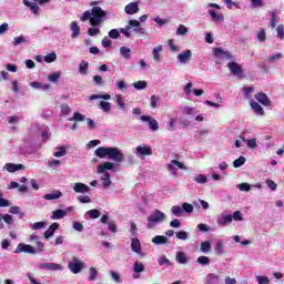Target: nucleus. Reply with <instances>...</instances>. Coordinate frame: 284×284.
Returning a JSON list of instances; mask_svg holds the SVG:
<instances>
[{
  "instance_id": "f3484780",
  "label": "nucleus",
  "mask_w": 284,
  "mask_h": 284,
  "mask_svg": "<svg viewBox=\"0 0 284 284\" xmlns=\"http://www.w3.org/2000/svg\"><path fill=\"white\" fill-rule=\"evenodd\" d=\"M2 221H4L7 225H12V223H14V220H12V215L10 214L1 215L0 213V230H3V227H6Z\"/></svg>"
},
{
  "instance_id": "de8ad7c7",
  "label": "nucleus",
  "mask_w": 284,
  "mask_h": 284,
  "mask_svg": "<svg viewBox=\"0 0 284 284\" xmlns=\"http://www.w3.org/2000/svg\"><path fill=\"white\" fill-rule=\"evenodd\" d=\"M237 189L240 192H250V190H252V185H250V183H241L237 184Z\"/></svg>"
},
{
  "instance_id": "69168bd1",
  "label": "nucleus",
  "mask_w": 284,
  "mask_h": 284,
  "mask_svg": "<svg viewBox=\"0 0 284 284\" xmlns=\"http://www.w3.org/2000/svg\"><path fill=\"white\" fill-rule=\"evenodd\" d=\"M109 37L110 39H119L120 37L119 30L112 29L111 31H109Z\"/></svg>"
},
{
  "instance_id": "393cba45",
  "label": "nucleus",
  "mask_w": 284,
  "mask_h": 284,
  "mask_svg": "<svg viewBox=\"0 0 284 284\" xmlns=\"http://www.w3.org/2000/svg\"><path fill=\"white\" fill-rule=\"evenodd\" d=\"M152 243H154V245H165L169 241L164 235H156L152 239Z\"/></svg>"
},
{
  "instance_id": "e433bc0d",
  "label": "nucleus",
  "mask_w": 284,
  "mask_h": 284,
  "mask_svg": "<svg viewBox=\"0 0 284 284\" xmlns=\"http://www.w3.org/2000/svg\"><path fill=\"white\" fill-rule=\"evenodd\" d=\"M48 79L51 83H58L59 79H61V73L60 72H53V73L49 74Z\"/></svg>"
},
{
  "instance_id": "b1692460",
  "label": "nucleus",
  "mask_w": 284,
  "mask_h": 284,
  "mask_svg": "<svg viewBox=\"0 0 284 284\" xmlns=\"http://www.w3.org/2000/svg\"><path fill=\"white\" fill-rule=\"evenodd\" d=\"M214 57H225V59H232V53H230V51H224L222 48H215Z\"/></svg>"
},
{
  "instance_id": "e2e57ef3",
  "label": "nucleus",
  "mask_w": 284,
  "mask_h": 284,
  "mask_svg": "<svg viewBox=\"0 0 284 284\" xmlns=\"http://www.w3.org/2000/svg\"><path fill=\"white\" fill-rule=\"evenodd\" d=\"M276 30H277V39L283 40L284 39V26L280 24Z\"/></svg>"
},
{
  "instance_id": "c9c22d12",
  "label": "nucleus",
  "mask_w": 284,
  "mask_h": 284,
  "mask_svg": "<svg viewBox=\"0 0 284 284\" xmlns=\"http://www.w3.org/2000/svg\"><path fill=\"white\" fill-rule=\"evenodd\" d=\"M183 114H186L187 116H194V114H199V111L196 108L185 106L183 109Z\"/></svg>"
},
{
  "instance_id": "2eb2a0df",
  "label": "nucleus",
  "mask_w": 284,
  "mask_h": 284,
  "mask_svg": "<svg viewBox=\"0 0 284 284\" xmlns=\"http://www.w3.org/2000/svg\"><path fill=\"white\" fill-rule=\"evenodd\" d=\"M70 29L72 31V39H77V37H81V27H79V22L72 21L70 24Z\"/></svg>"
},
{
  "instance_id": "ddd939ff",
  "label": "nucleus",
  "mask_w": 284,
  "mask_h": 284,
  "mask_svg": "<svg viewBox=\"0 0 284 284\" xmlns=\"http://www.w3.org/2000/svg\"><path fill=\"white\" fill-rule=\"evenodd\" d=\"M192 59V51L190 49H186L184 52L180 53L178 55V61L180 63H187Z\"/></svg>"
},
{
  "instance_id": "412c9836",
  "label": "nucleus",
  "mask_w": 284,
  "mask_h": 284,
  "mask_svg": "<svg viewBox=\"0 0 284 284\" xmlns=\"http://www.w3.org/2000/svg\"><path fill=\"white\" fill-rule=\"evenodd\" d=\"M63 193L61 191H54L53 193H48L43 195L44 201H54L57 199H61Z\"/></svg>"
},
{
  "instance_id": "bb28decb",
  "label": "nucleus",
  "mask_w": 284,
  "mask_h": 284,
  "mask_svg": "<svg viewBox=\"0 0 284 284\" xmlns=\"http://www.w3.org/2000/svg\"><path fill=\"white\" fill-rule=\"evenodd\" d=\"M97 99H103L104 101H110L112 99V95L105 93V94H91L89 97V101H97Z\"/></svg>"
},
{
  "instance_id": "79ce46f5",
  "label": "nucleus",
  "mask_w": 284,
  "mask_h": 284,
  "mask_svg": "<svg viewBox=\"0 0 284 284\" xmlns=\"http://www.w3.org/2000/svg\"><path fill=\"white\" fill-rule=\"evenodd\" d=\"M97 276H99V271L94 267L89 268V281H97Z\"/></svg>"
},
{
  "instance_id": "5701e85b",
  "label": "nucleus",
  "mask_w": 284,
  "mask_h": 284,
  "mask_svg": "<svg viewBox=\"0 0 284 284\" xmlns=\"http://www.w3.org/2000/svg\"><path fill=\"white\" fill-rule=\"evenodd\" d=\"M67 214H68V212H65L64 210H61V209L60 210H55V211L52 212L51 219L53 221H59L61 219H64V216H67Z\"/></svg>"
},
{
  "instance_id": "4468645a",
  "label": "nucleus",
  "mask_w": 284,
  "mask_h": 284,
  "mask_svg": "<svg viewBox=\"0 0 284 284\" xmlns=\"http://www.w3.org/2000/svg\"><path fill=\"white\" fill-rule=\"evenodd\" d=\"M250 105L252 110L255 112V114H258L260 116H265V110H263V106L254 100L250 102Z\"/></svg>"
},
{
  "instance_id": "4c0bfd02",
  "label": "nucleus",
  "mask_w": 284,
  "mask_h": 284,
  "mask_svg": "<svg viewBox=\"0 0 284 284\" xmlns=\"http://www.w3.org/2000/svg\"><path fill=\"white\" fill-rule=\"evenodd\" d=\"M104 187H110L112 185V181L110 180V173L104 172L102 176Z\"/></svg>"
},
{
  "instance_id": "3c124183",
  "label": "nucleus",
  "mask_w": 284,
  "mask_h": 284,
  "mask_svg": "<svg viewBox=\"0 0 284 284\" xmlns=\"http://www.w3.org/2000/svg\"><path fill=\"white\" fill-rule=\"evenodd\" d=\"M69 121H85V115L81 114L80 112H75Z\"/></svg>"
},
{
  "instance_id": "052dcab7",
  "label": "nucleus",
  "mask_w": 284,
  "mask_h": 284,
  "mask_svg": "<svg viewBox=\"0 0 284 284\" xmlns=\"http://www.w3.org/2000/svg\"><path fill=\"white\" fill-rule=\"evenodd\" d=\"M176 34H181V36L187 34V27L180 24L178 27Z\"/></svg>"
},
{
  "instance_id": "473e14b6",
  "label": "nucleus",
  "mask_w": 284,
  "mask_h": 284,
  "mask_svg": "<svg viewBox=\"0 0 284 284\" xmlns=\"http://www.w3.org/2000/svg\"><path fill=\"white\" fill-rule=\"evenodd\" d=\"M99 108L100 110H103V112L110 113V110H112V104L108 101H101Z\"/></svg>"
},
{
  "instance_id": "0e129e2a",
  "label": "nucleus",
  "mask_w": 284,
  "mask_h": 284,
  "mask_svg": "<svg viewBox=\"0 0 284 284\" xmlns=\"http://www.w3.org/2000/svg\"><path fill=\"white\" fill-rule=\"evenodd\" d=\"M159 97H156V95H151V100H150V105H151V108H156L158 106V103H159Z\"/></svg>"
},
{
  "instance_id": "864d4df0",
  "label": "nucleus",
  "mask_w": 284,
  "mask_h": 284,
  "mask_svg": "<svg viewBox=\"0 0 284 284\" xmlns=\"http://www.w3.org/2000/svg\"><path fill=\"white\" fill-rule=\"evenodd\" d=\"M195 183H207V176H205L204 174H199L197 176L194 178Z\"/></svg>"
},
{
  "instance_id": "f03ea898",
  "label": "nucleus",
  "mask_w": 284,
  "mask_h": 284,
  "mask_svg": "<svg viewBox=\"0 0 284 284\" xmlns=\"http://www.w3.org/2000/svg\"><path fill=\"white\" fill-rule=\"evenodd\" d=\"M91 17L90 26L97 28V26L103 23L104 19L108 17V12H105L101 7H93L91 9Z\"/></svg>"
},
{
  "instance_id": "c85d7f7f",
  "label": "nucleus",
  "mask_w": 284,
  "mask_h": 284,
  "mask_svg": "<svg viewBox=\"0 0 284 284\" xmlns=\"http://www.w3.org/2000/svg\"><path fill=\"white\" fill-rule=\"evenodd\" d=\"M175 260L180 263V265H185V263H187V255H185L183 252H178Z\"/></svg>"
},
{
  "instance_id": "7ed1b4c3",
  "label": "nucleus",
  "mask_w": 284,
  "mask_h": 284,
  "mask_svg": "<svg viewBox=\"0 0 284 284\" xmlns=\"http://www.w3.org/2000/svg\"><path fill=\"white\" fill-rule=\"evenodd\" d=\"M165 221V213L160 210H154L153 213L148 216L146 227L148 230H152L159 225V223H163Z\"/></svg>"
},
{
  "instance_id": "c03bdc74",
  "label": "nucleus",
  "mask_w": 284,
  "mask_h": 284,
  "mask_svg": "<svg viewBox=\"0 0 284 284\" xmlns=\"http://www.w3.org/2000/svg\"><path fill=\"white\" fill-rule=\"evenodd\" d=\"M92 19V11H84L83 14L80 17V21L85 23V21H89Z\"/></svg>"
},
{
  "instance_id": "423d86ee",
  "label": "nucleus",
  "mask_w": 284,
  "mask_h": 284,
  "mask_svg": "<svg viewBox=\"0 0 284 284\" xmlns=\"http://www.w3.org/2000/svg\"><path fill=\"white\" fill-rule=\"evenodd\" d=\"M83 262L79 261V258L73 257L71 262H69L68 267L72 274H79L81 270H83Z\"/></svg>"
},
{
  "instance_id": "a878e982",
  "label": "nucleus",
  "mask_w": 284,
  "mask_h": 284,
  "mask_svg": "<svg viewBox=\"0 0 284 284\" xmlns=\"http://www.w3.org/2000/svg\"><path fill=\"white\" fill-rule=\"evenodd\" d=\"M161 52H163V45H158L155 48H153L152 50V54H153V59L154 61H161Z\"/></svg>"
},
{
  "instance_id": "1a4fd4ad",
  "label": "nucleus",
  "mask_w": 284,
  "mask_h": 284,
  "mask_svg": "<svg viewBox=\"0 0 284 284\" xmlns=\"http://www.w3.org/2000/svg\"><path fill=\"white\" fill-rule=\"evenodd\" d=\"M39 267L40 270H47L49 272H59L63 270V266L57 263H42L39 265Z\"/></svg>"
},
{
  "instance_id": "58836bf2",
  "label": "nucleus",
  "mask_w": 284,
  "mask_h": 284,
  "mask_svg": "<svg viewBox=\"0 0 284 284\" xmlns=\"http://www.w3.org/2000/svg\"><path fill=\"white\" fill-rule=\"evenodd\" d=\"M132 28H141V21L139 20H129V24L126 26V30H132Z\"/></svg>"
},
{
  "instance_id": "39448f33",
  "label": "nucleus",
  "mask_w": 284,
  "mask_h": 284,
  "mask_svg": "<svg viewBox=\"0 0 284 284\" xmlns=\"http://www.w3.org/2000/svg\"><path fill=\"white\" fill-rule=\"evenodd\" d=\"M16 254H37V248L30 244H23L20 243L18 244L16 251Z\"/></svg>"
},
{
  "instance_id": "7c9ffc66",
  "label": "nucleus",
  "mask_w": 284,
  "mask_h": 284,
  "mask_svg": "<svg viewBox=\"0 0 284 284\" xmlns=\"http://www.w3.org/2000/svg\"><path fill=\"white\" fill-rule=\"evenodd\" d=\"M239 138L242 141H246V145H247V148H250V150H254V148H256V139L245 140V136H243V135H239Z\"/></svg>"
},
{
  "instance_id": "bf43d9fd",
  "label": "nucleus",
  "mask_w": 284,
  "mask_h": 284,
  "mask_svg": "<svg viewBox=\"0 0 284 284\" xmlns=\"http://www.w3.org/2000/svg\"><path fill=\"white\" fill-rule=\"evenodd\" d=\"M265 39H267L265 29H261L257 33V40L263 42V41H265Z\"/></svg>"
},
{
  "instance_id": "8fccbe9b",
  "label": "nucleus",
  "mask_w": 284,
  "mask_h": 284,
  "mask_svg": "<svg viewBox=\"0 0 284 284\" xmlns=\"http://www.w3.org/2000/svg\"><path fill=\"white\" fill-rule=\"evenodd\" d=\"M44 61H45V63H53V61H57V53H54V52L48 53L44 57Z\"/></svg>"
},
{
  "instance_id": "ea45409f",
  "label": "nucleus",
  "mask_w": 284,
  "mask_h": 284,
  "mask_svg": "<svg viewBox=\"0 0 284 284\" xmlns=\"http://www.w3.org/2000/svg\"><path fill=\"white\" fill-rule=\"evenodd\" d=\"M87 214L91 219H99L101 216V211H99L97 209H92V210L88 211Z\"/></svg>"
},
{
  "instance_id": "2f4dec72",
  "label": "nucleus",
  "mask_w": 284,
  "mask_h": 284,
  "mask_svg": "<svg viewBox=\"0 0 284 284\" xmlns=\"http://www.w3.org/2000/svg\"><path fill=\"white\" fill-rule=\"evenodd\" d=\"M209 14L212 18V21L219 23V21H223V14L216 13L214 10H209Z\"/></svg>"
},
{
  "instance_id": "72a5a7b5",
  "label": "nucleus",
  "mask_w": 284,
  "mask_h": 284,
  "mask_svg": "<svg viewBox=\"0 0 284 284\" xmlns=\"http://www.w3.org/2000/svg\"><path fill=\"white\" fill-rule=\"evenodd\" d=\"M120 54H122L124 59H130L132 57V50H130V48L126 47H121Z\"/></svg>"
},
{
  "instance_id": "f704fd0d",
  "label": "nucleus",
  "mask_w": 284,
  "mask_h": 284,
  "mask_svg": "<svg viewBox=\"0 0 284 284\" xmlns=\"http://www.w3.org/2000/svg\"><path fill=\"white\" fill-rule=\"evenodd\" d=\"M200 250L204 254H207V252H210V250H212V244L210 243V241H204L201 243Z\"/></svg>"
},
{
  "instance_id": "09e8293b",
  "label": "nucleus",
  "mask_w": 284,
  "mask_h": 284,
  "mask_svg": "<svg viewBox=\"0 0 284 284\" xmlns=\"http://www.w3.org/2000/svg\"><path fill=\"white\" fill-rule=\"evenodd\" d=\"M245 156H240L239 159L234 160L233 168H241L242 165H245Z\"/></svg>"
},
{
  "instance_id": "603ef678",
  "label": "nucleus",
  "mask_w": 284,
  "mask_h": 284,
  "mask_svg": "<svg viewBox=\"0 0 284 284\" xmlns=\"http://www.w3.org/2000/svg\"><path fill=\"white\" fill-rule=\"evenodd\" d=\"M197 263L200 265H210V257L202 255V256L197 257Z\"/></svg>"
},
{
  "instance_id": "6e6552de",
  "label": "nucleus",
  "mask_w": 284,
  "mask_h": 284,
  "mask_svg": "<svg viewBox=\"0 0 284 284\" xmlns=\"http://www.w3.org/2000/svg\"><path fill=\"white\" fill-rule=\"evenodd\" d=\"M140 120L144 123H149V128L153 132H156V130H159V122L154 118L150 115H141Z\"/></svg>"
},
{
  "instance_id": "a211bd4d",
  "label": "nucleus",
  "mask_w": 284,
  "mask_h": 284,
  "mask_svg": "<svg viewBox=\"0 0 284 284\" xmlns=\"http://www.w3.org/2000/svg\"><path fill=\"white\" fill-rule=\"evenodd\" d=\"M124 12H126V14H136V12H139V3L131 2L126 4L124 8Z\"/></svg>"
},
{
  "instance_id": "dca6fc26",
  "label": "nucleus",
  "mask_w": 284,
  "mask_h": 284,
  "mask_svg": "<svg viewBox=\"0 0 284 284\" xmlns=\"http://www.w3.org/2000/svg\"><path fill=\"white\" fill-rule=\"evenodd\" d=\"M133 272L136 274L133 275V278H140L141 272H145V265H143L141 262H134Z\"/></svg>"
},
{
  "instance_id": "9b49d317",
  "label": "nucleus",
  "mask_w": 284,
  "mask_h": 284,
  "mask_svg": "<svg viewBox=\"0 0 284 284\" xmlns=\"http://www.w3.org/2000/svg\"><path fill=\"white\" fill-rule=\"evenodd\" d=\"M73 192H75V194H88L91 192V189L87 184L78 182L73 186Z\"/></svg>"
},
{
  "instance_id": "a18cd8bd",
  "label": "nucleus",
  "mask_w": 284,
  "mask_h": 284,
  "mask_svg": "<svg viewBox=\"0 0 284 284\" xmlns=\"http://www.w3.org/2000/svg\"><path fill=\"white\" fill-rule=\"evenodd\" d=\"M58 150L59 151L53 154V156H55V159H61V156H65V154H68L65 146H60Z\"/></svg>"
},
{
  "instance_id": "aec40b11",
  "label": "nucleus",
  "mask_w": 284,
  "mask_h": 284,
  "mask_svg": "<svg viewBox=\"0 0 284 284\" xmlns=\"http://www.w3.org/2000/svg\"><path fill=\"white\" fill-rule=\"evenodd\" d=\"M105 170H114V163L104 162L103 164L98 165V174L105 173Z\"/></svg>"
},
{
  "instance_id": "9d476101",
  "label": "nucleus",
  "mask_w": 284,
  "mask_h": 284,
  "mask_svg": "<svg viewBox=\"0 0 284 284\" xmlns=\"http://www.w3.org/2000/svg\"><path fill=\"white\" fill-rule=\"evenodd\" d=\"M255 99L258 103H261L265 108H270V105H272V100H270V97H267V94L263 92L255 94Z\"/></svg>"
},
{
  "instance_id": "cd10ccee",
  "label": "nucleus",
  "mask_w": 284,
  "mask_h": 284,
  "mask_svg": "<svg viewBox=\"0 0 284 284\" xmlns=\"http://www.w3.org/2000/svg\"><path fill=\"white\" fill-rule=\"evenodd\" d=\"M219 225L225 227V225H230L232 223V215H223L222 219L217 220Z\"/></svg>"
},
{
  "instance_id": "13d9d810",
  "label": "nucleus",
  "mask_w": 284,
  "mask_h": 284,
  "mask_svg": "<svg viewBox=\"0 0 284 284\" xmlns=\"http://www.w3.org/2000/svg\"><path fill=\"white\" fill-rule=\"evenodd\" d=\"M232 221H243V213L235 211L232 215Z\"/></svg>"
},
{
  "instance_id": "680f3d73",
  "label": "nucleus",
  "mask_w": 284,
  "mask_h": 284,
  "mask_svg": "<svg viewBox=\"0 0 284 284\" xmlns=\"http://www.w3.org/2000/svg\"><path fill=\"white\" fill-rule=\"evenodd\" d=\"M278 19L277 14L272 11L271 12V28H276V20Z\"/></svg>"
},
{
  "instance_id": "f257e3e1",
  "label": "nucleus",
  "mask_w": 284,
  "mask_h": 284,
  "mask_svg": "<svg viewBox=\"0 0 284 284\" xmlns=\"http://www.w3.org/2000/svg\"><path fill=\"white\" fill-rule=\"evenodd\" d=\"M95 156H98L99 159H105V156L108 159H110L111 161H115V163H123L125 155H123V152H121V150H119V148H114V146H99L95 151H94Z\"/></svg>"
},
{
  "instance_id": "0eeeda50",
  "label": "nucleus",
  "mask_w": 284,
  "mask_h": 284,
  "mask_svg": "<svg viewBox=\"0 0 284 284\" xmlns=\"http://www.w3.org/2000/svg\"><path fill=\"white\" fill-rule=\"evenodd\" d=\"M136 156H152V146L150 145H139L135 148Z\"/></svg>"
},
{
  "instance_id": "37998d69",
  "label": "nucleus",
  "mask_w": 284,
  "mask_h": 284,
  "mask_svg": "<svg viewBox=\"0 0 284 284\" xmlns=\"http://www.w3.org/2000/svg\"><path fill=\"white\" fill-rule=\"evenodd\" d=\"M133 88H135V90H145V88H148V82L146 81L134 82Z\"/></svg>"
},
{
  "instance_id": "5fc2aeb1",
  "label": "nucleus",
  "mask_w": 284,
  "mask_h": 284,
  "mask_svg": "<svg viewBox=\"0 0 284 284\" xmlns=\"http://www.w3.org/2000/svg\"><path fill=\"white\" fill-rule=\"evenodd\" d=\"M45 227V222H36L31 225V230H43Z\"/></svg>"
},
{
  "instance_id": "49530a36",
  "label": "nucleus",
  "mask_w": 284,
  "mask_h": 284,
  "mask_svg": "<svg viewBox=\"0 0 284 284\" xmlns=\"http://www.w3.org/2000/svg\"><path fill=\"white\" fill-rule=\"evenodd\" d=\"M182 210L183 212H186V214H192L194 212V206L190 203H183Z\"/></svg>"
},
{
  "instance_id": "a19ab883",
  "label": "nucleus",
  "mask_w": 284,
  "mask_h": 284,
  "mask_svg": "<svg viewBox=\"0 0 284 284\" xmlns=\"http://www.w3.org/2000/svg\"><path fill=\"white\" fill-rule=\"evenodd\" d=\"M171 212L174 216H181L183 214V206L173 205Z\"/></svg>"
},
{
  "instance_id": "20e7f679",
  "label": "nucleus",
  "mask_w": 284,
  "mask_h": 284,
  "mask_svg": "<svg viewBox=\"0 0 284 284\" xmlns=\"http://www.w3.org/2000/svg\"><path fill=\"white\" fill-rule=\"evenodd\" d=\"M227 68L234 77H237L239 79H245V75H243V69L241 68V64H239V62H229Z\"/></svg>"
},
{
  "instance_id": "338daca9",
  "label": "nucleus",
  "mask_w": 284,
  "mask_h": 284,
  "mask_svg": "<svg viewBox=\"0 0 284 284\" xmlns=\"http://www.w3.org/2000/svg\"><path fill=\"white\" fill-rule=\"evenodd\" d=\"M61 114L68 115L70 114V105L68 104H61Z\"/></svg>"
},
{
  "instance_id": "4be33fe9",
  "label": "nucleus",
  "mask_w": 284,
  "mask_h": 284,
  "mask_svg": "<svg viewBox=\"0 0 284 284\" xmlns=\"http://www.w3.org/2000/svg\"><path fill=\"white\" fill-rule=\"evenodd\" d=\"M131 250L132 252H135V254H141V241L139 239H132Z\"/></svg>"
},
{
  "instance_id": "4d7b16f0",
  "label": "nucleus",
  "mask_w": 284,
  "mask_h": 284,
  "mask_svg": "<svg viewBox=\"0 0 284 284\" xmlns=\"http://www.w3.org/2000/svg\"><path fill=\"white\" fill-rule=\"evenodd\" d=\"M78 201L79 203H92V199L88 195H80Z\"/></svg>"
},
{
  "instance_id": "6ab92c4d",
  "label": "nucleus",
  "mask_w": 284,
  "mask_h": 284,
  "mask_svg": "<svg viewBox=\"0 0 284 284\" xmlns=\"http://www.w3.org/2000/svg\"><path fill=\"white\" fill-rule=\"evenodd\" d=\"M57 230H59V223L51 224L44 232V239H51V236H54Z\"/></svg>"
},
{
  "instance_id": "c756f323",
  "label": "nucleus",
  "mask_w": 284,
  "mask_h": 284,
  "mask_svg": "<svg viewBox=\"0 0 284 284\" xmlns=\"http://www.w3.org/2000/svg\"><path fill=\"white\" fill-rule=\"evenodd\" d=\"M90 63H88V61L82 60L79 64V72L80 74H88V68H89Z\"/></svg>"
},
{
  "instance_id": "774afa93",
  "label": "nucleus",
  "mask_w": 284,
  "mask_h": 284,
  "mask_svg": "<svg viewBox=\"0 0 284 284\" xmlns=\"http://www.w3.org/2000/svg\"><path fill=\"white\" fill-rule=\"evenodd\" d=\"M258 284H270V278L265 276H257Z\"/></svg>"
},
{
  "instance_id": "6e6d98bb",
  "label": "nucleus",
  "mask_w": 284,
  "mask_h": 284,
  "mask_svg": "<svg viewBox=\"0 0 284 284\" xmlns=\"http://www.w3.org/2000/svg\"><path fill=\"white\" fill-rule=\"evenodd\" d=\"M176 239H179L180 241H187V232L185 231L178 232Z\"/></svg>"
},
{
  "instance_id": "f8f14e48",
  "label": "nucleus",
  "mask_w": 284,
  "mask_h": 284,
  "mask_svg": "<svg viewBox=\"0 0 284 284\" xmlns=\"http://www.w3.org/2000/svg\"><path fill=\"white\" fill-rule=\"evenodd\" d=\"M4 169L12 174L13 172H19V170H26V166L23 164L7 163Z\"/></svg>"
}]
</instances>
